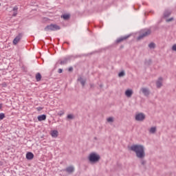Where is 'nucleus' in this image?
Listing matches in <instances>:
<instances>
[{
  "label": "nucleus",
  "instance_id": "1",
  "mask_svg": "<svg viewBox=\"0 0 176 176\" xmlns=\"http://www.w3.org/2000/svg\"><path fill=\"white\" fill-rule=\"evenodd\" d=\"M129 151L135 152L136 157L141 160L142 166L146 164V161L144 160L145 158V147L142 144H133L129 148Z\"/></svg>",
  "mask_w": 176,
  "mask_h": 176
},
{
  "label": "nucleus",
  "instance_id": "2",
  "mask_svg": "<svg viewBox=\"0 0 176 176\" xmlns=\"http://www.w3.org/2000/svg\"><path fill=\"white\" fill-rule=\"evenodd\" d=\"M101 160V156L97 154V153H91L88 157V160L91 164H96L98 163Z\"/></svg>",
  "mask_w": 176,
  "mask_h": 176
},
{
  "label": "nucleus",
  "instance_id": "3",
  "mask_svg": "<svg viewBox=\"0 0 176 176\" xmlns=\"http://www.w3.org/2000/svg\"><path fill=\"white\" fill-rule=\"evenodd\" d=\"M44 30L45 31H58L60 30H61V27H60V25H57V24H50L47 25Z\"/></svg>",
  "mask_w": 176,
  "mask_h": 176
},
{
  "label": "nucleus",
  "instance_id": "4",
  "mask_svg": "<svg viewBox=\"0 0 176 176\" xmlns=\"http://www.w3.org/2000/svg\"><path fill=\"white\" fill-rule=\"evenodd\" d=\"M135 119L137 122H144L145 120V114L144 113H139L135 115Z\"/></svg>",
  "mask_w": 176,
  "mask_h": 176
},
{
  "label": "nucleus",
  "instance_id": "5",
  "mask_svg": "<svg viewBox=\"0 0 176 176\" xmlns=\"http://www.w3.org/2000/svg\"><path fill=\"white\" fill-rule=\"evenodd\" d=\"M21 38H23V34L20 33L14 38L12 41L13 45H17L20 42V41H21Z\"/></svg>",
  "mask_w": 176,
  "mask_h": 176
},
{
  "label": "nucleus",
  "instance_id": "6",
  "mask_svg": "<svg viewBox=\"0 0 176 176\" xmlns=\"http://www.w3.org/2000/svg\"><path fill=\"white\" fill-rule=\"evenodd\" d=\"M151 30H148L143 34H140L139 36L138 37V41L143 39V38H145V36H148L151 35Z\"/></svg>",
  "mask_w": 176,
  "mask_h": 176
},
{
  "label": "nucleus",
  "instance_id": "7",
  "mask_svg": "<svg viewBox=\"0 0 176 176\" xmlns=\"http://www.w3.org/2000/svg\"><path fill=\"white\" fill-rule=\"evenodd\" d=\"M75 173V167L74 166H69L67 167V175H71Z\"/></svg>",
  "mask_w": 176,
  "mask_h": 176
},
{
  "label": "nucleus",
  "instance_id": "8",
  "mask_svg": "<svg viewBox=\"0 0 176 176\" xmlns=\"http://www.w3.org/2000/svg\"><path fill=\"white\" fill-rule=\"evenodd\" d=\"M140 91H142V94H144V96L146 97H148V96L151 94V91H149V89L146 87L141 88Z\"/></svg>",
  "mask_w": 176,
  "mask_h": 176
},
{
  "label": "nucleus",
  "instance_id": "9",
  "mask_svg": "<svg viewBox=\"0 0 176 176\" xmlns=\"http://www.w3.org/2000/svg\"><path fill=\"white\" fill-rule=\"evenodd\" d=\"M130 38V35H126L124 36H121L116 41V43H121V42H123V41H126V39H129Z\"/></svg>",
  "mask_w": 176,
  "mask_h": 176
},
{
  "label": "nucleus",
  "instance_id": "10",
  "mask_svg": "<svg viewBox=\"0 0 176 176\" xmlns=\"http://www.w3.org/2000/svg\"><path fill=\"white\" fill-rule=\"evenodd\" d=\"M162 80H163V78L160 77L158 78V80H157L156 82V86L157 89H160V87H162V86H163V84L162 83Z\"/></svg>",
  "mask_w": 176,
  "mask_h": 176
},
{
  "label": "nucleus",
  "instance_id": "11",
  "mask_svg": "<svg viewBox=\"0 0 176 176\" xmlns=\"http://www.w3.org/2000/svg\"><path fill=\"white\" fill-rule=\"evenodd\" d=\"M78 82H80V83L82 85V87H85V85H86V78H83L82 77H78L77 79Z\"/></svg>",
  "mask_w": 176,
  "mask_h": 176
},
{
  "label": "nucleus",
  "instance_id": "12",
  "mask_svg": "<svg viewBox=\"0 0 176 176\" xmlns=\"http://www.w3.org/2000/svg\"><path fill=\"white\" fill-rule=\"evenodd\" d=\"M26 159L28 160H32V159H34V153L32 152H28L26 153Z\"/></svg>",
  "mask_w": 176,
  "mask_h": 176
},
{
  "label": "nucleus",
  "instance_id": "13",
  "mask_svg": "<svg viewBox=\"0 0 176 176\" xmlns=\"http://www.w3.org/2000/svg\"><path fill=\"white\" fill-rule=\"evenodd\" d=\"M51 135L53 137V138H57V137H58V131L56 130L52 131Z\"/></svg>",
  "mask_w": 176,
  "mask_h": 176
},
{
  "label": "nucleus",
  "instance_id": "14",
  "mask_svg": "<svg viewBox=\"0 0 176 176\" xmlns=\"http://www.w3.org/2000/svg\"><path fill=\"white\" fill-rule=\"evenodd\" d=\"M37 119H38V122H42L43 120H46V115L43 114V115L38 116L37 117Z\"/></svg>",
  "mask_w": 176,
  "mask_h": 176
},
{
  "label": "nucleus",
  "instance_id": "15",
  "mask_svg": "<svg viewBox=\"0 0 176 176\" xmlns=\"http://www.w3.org/2000/svg\"><path fill=\"white\" fill-rule=\"evenodd\" d=\"M125 96H126L128 98L131 97V96H133V90L131 89H127L125 91Z\"/></svg>",
  "mask_w": 176,
  "mask_h": 176
},
{
  "label": "nucleus",
  "instance_id": "16",
  "mask_svg": "<svg viewBox=\"0 0 176 176\" xmlns=\"http://www.w3.org/2000/svg\"><path fill=\"white\" fill-rule=\"evenodd\" d=\"M12 10L14 12L12 14V16H13V17H16V16H17V10H19V8L16 6H15L13 8Z\"/></svg>",
  "mask_w": 176,
  "mask_h": 176
},
{
  "label": "nucleus",
  "instance_id": "17",
  "mask_svg": "<svg viewBox=\"0 0 176 176\" xmlns=\"http://www.w3.org/2000/svg\"><path fill=\"white\" fill-rule=\"evenodd\" d=\"M171 15V11L168 10H166L164 12V17H170V16Z\"/></svg>",
  "mask_w": 176,
  "mask_h": 176
},
{
  "label": "nucleus",
  "instance_id": "18",
  "mask_svg": "<svg viewBox=\"0 0 176 176\" xmlns=\"http://www.w3.org/2000/svg\"><path fill=\"white\" fill-rule=\"evenodd\" d=\"M42 79V75H41V73H37L36 74V82H40V80Z\"/></svg>",
  "mask_w": 176,
  "mask_h": 176
},
{
  "label": "nucleus",
  "instance_id": "19",
  "mask_svg": "<svg viewBox=\"0 0 176 176\" xmlns=\"http://www.w3.org/2000/svg\"><path fill=\"white\" fill-rule=\"evenodd\" d=\"M60 64V65H65V64H67V59H65L63 60H59L57 62L56 65Z\"/></svg>",
  "mask_w": 176,
  "mask_h": 176
},
{
  "label": "nucleus",
  "instance_id": "20",
  "mask_svg": "<svg viewBox=\"0 0 176 176\" xmlns=\"http://www.w3.org/2000/svg\"><path fill=\"white\" fill-rule=\"evenodd\" d=\"M149 133H151V134H155V133H156V126H152L149 130Z\"/></svg>",
  "mask_w": 176,
  "mask_h": 176
},
{
  "label": "nucleus",
  "instance_id": "21",
  "mask_svg": "<svg viewBox=\"0 0 176 176\" xmlns=\"http://www.w3.org/2000/svg\"><path fill=\"white\" fill-rule=\"evenodd\" d=\"M67 118L69 120H74V119H75V116L74 114H68Z\"/></svg>",
  "mask_w": 176,
  "mask_h": 176
},
{
  "label": "nucleus",
  "instance_id": "22",
  "mask_svg": "<svg viewBox=\"0 0 176 176\" xmlns=\"http://www.w3.org/2000/svg\"><path fill=\"white\" fill-rule=\"evenodd\" d=\"M148 47L150 49H155V47H156V44H155V43H151L149 45H148Z\"/></svg>",
  "mask_w": 176,
  "mask_h": 176
},
{
  "label": "nucleus",
  "instance_id": "23",
  "mask_svg": "<svg viewBox=\"0 0 176 176\" xmlns=\"http://www.w3.org/2000/svg\"><path fill=\"white\" fill-rule=\"evenodd\" d=\"M144 64L145 65H151V64H152V59L145 60Z\"/></svg>",
  "mask_w": 176,
  "mask_h": 176
},
{
  "label": "nucleus",
  "instance_id": "24",
  "mask_svg": "<svg viewBox=\"0 0 176 176\" xmlns=\"http://www.w3.org/2000/svg\"><path fill=\"white\" fill-rule=\"evenodd\" d=\"M126 75V73H124V71H122L118 74L119 78H122V76H124Z\"/></svg>",
  "mask_w": 176,
  "mask_h": 176
},
{
  "label": "nucleus",
  "instance_id": "25",
  "mask_svg": "<svg viewBox=\"0 0 176 176\" xmlns=\"http://www.w3.org/2000/svg\"><path fill=\"white\" fill-rule=\"evenodd\" d=\"M107 121L109 122V123H112L113 122V118L112 117H109L107 119Z\"/></svg>",
  "mask_w": 176,
  "mask_h": 176
},
{
  "label": "nucleus",
  "instance_id": "26",
  "mask_svg": "<svg viewBox=\"0 0 176 176\" xmlns=\"http://www.w3.org/2000/svg\"><path fill=\"white\" fill-rule=\"evenodd\" d=\"M3 119H5V113H0V120H3Z\"/></svg>",
  "mask_w": 176,
  "mask_h": 176
},
{
  "label": "nucleus",
  "instance_id": "27",
  "mask_svg": "<svg viewBox=\"0 0 176 176\" xmlns=\"http://www.w3.org/2000/svg\"><path fill=\"white\" fill-rule=\"evenodd\" d=\"M61 19H65V20H67V14H63V15H61Z\"/></svg>",
  "mask_w": 176,
  "mask_h": 176
},
{
  "label": "nucleus",
  "instance_id": "28",
  "mask_svg": "<svg viewBox=\"0 0 176 176\" xmlns=\"http://www.w3.org/2000/svg\"><path fill=\"white\" fill-rule=\"evenodd\" d=\"M174 20V18L171 17L168 19H166V23H170V21H173Z\"/></svg>",
  "mask_w": 176,
  "mask_h": 176
},
{
  "label": "nucleus",
  "instance_id": "29",
  "mask_svg": "<svg viewBox=\"0 0 176 176\" xmlns=\"http://www.w3.org/2000/svg\"><path fill=\"white\" fill-rule=\"evenodd\" d=\"M172 50H173V52H176V44L173 45Z\"/></svg>",
  "mask_w": 176,
  "mask_h": 176
},
{
  "label": "nucleus",
  "instance_id": "30",
  "mask_svg": "<svg viewBox=\"0 0 176 176\" xmlns=\"http://www.w3.org/2000/svg\"><path fill=\"white\" fill-rule=\"evenodd\" d=\"M58 115L59 116H63V115H64V111H60V112H58Z\"/></svg>",
  "mask_w": 176,
  "mask_h": 176
},
{
  "label": "nucleus",
  "instance_id": "31",
  "mask_svg": "<svg viewBox=\"0 0 176 176\" xmlns=\"http://www.w3.org/2000/svg\"><path fill=\"white\" fill-rule=\"evenodd\" d=\"M68 71L69 72H72V71H74V67H69Z\"/></svg>",
  "mask_w": 176,
  "mask_h": 176
},
{
  "label": "nucleus",
  "instance_id": "32",
  "mask_svg": "<svg viewBox=\"0 0 176 176\" xmlns=\"http://www.w3.org/2000/svg\"><path fill=\"white\" fill-rule=\"evenodd\" d=\"M71 18V14H67V20Z\"/></svg>",
  "mask_w": 176,
  "mask_h": 176
},
{
  "label": "nucleus",
  "instance_id": "33",
  "mask_svg": "<svg viewBox=\"0 0 176 176\" xmlns=\"http://www.w3.org/2000/svg\"><path fill=\"white\" fill-rule=\"evenodd\" d=\"M58 74H62L63 73V69H58Z\"/></svg>",
  "mask_w": 176,
  "mask_h": 176
},
{
  "label": "nucleus",
  "instance_id": "34",
  "mask_svg": "<svg viewBox=\"0 0 176 176\" xmlns=\"http://www.w3.org/2000/svg\"><path fill=\"white\" fill-rule=\"evenodd\" d=\"M2 86H3V87H6V86H8V85H6V82H3Z\"/></svg>",
  "mask_w": 176,
  "mask_h": 176
},
{
  "label": "nucleus",
  "instance_id": "35",
  "mask_svg": "<svg viewBox=\"0 0 176 176\" xmlns=\"http://www.w3.org/2000/svg\"><path fill=\"white\" fill-rule=\"evenodd\" d=\"M43 109L42 107H37V111H42Z\"/></svg>",
  "mask_w": 176,
  "mask_h": 176
},
{
  "label": "nucleus",
  "instance_id": "36",
  "mask_svg": "<svg viewBox=\"0 0 176 176\" xmlns=\"http://www.w3.org/2000/svg\"><path fill=\"white\" fill-rule=\"evenodd\" d=\"M90 87H91V88L94 87V84H90Z\"/></svg>",
  "mask_w": 176,
  "mask_h": 176
},
{
  "label": "nucleus",
  "instance_id": "37",
  "mask_svg": "<svg viewBox=\"0 0 176 176\" xmlns=\"http://www.w3.org/2000/svg\"><path fill=\"white\" fill-rule=\"evenodd\" d=\"M0 166H3V163L2 162H0Z\"/></svg>",
  "mask_w": 176,
  "mask_h": 176
},
{
  "label": "nucleus",
  "instance_id": "38",
  "mask_svg": "<svg viewBox=\"0 0 176 176\" xmlns=\"http://www.w3.org/2000/svg\"><path fill=\"white\" fill-rule=\"evenodd\" d=\"M100 87L102 88V84L100 85Z\"/></svg>",
  "mask_w": 176,
  "mask_h": 176
},
{
  "label": "nucleus",
  "instance_id": "39",
  "mask_svg": "<svg viewBox=\"0 0 176 176\" xmlns=\"http://www.w3.org/2000/svg\"><path fill=\"white\" fill-rule=\"evenodd\" d=\"M2 108V104H0V109Z\"/></svg>",
  "mask_w": 176,
  "mask_h": 176
},
{
  "label": "nucleus",
  "instance_id": "40",
  "mask_svg": "<svg viewBox=\"0 0 176 176\" xmlns=\"http://www.w3.org/2000/svg\"><path fill=\"white\" fill-rule=\"evenodd\" d=\"M0 6H1V3H0Z\"/></svg>",
  "mask_w": 176,
  "mask_h": 176
}]
</instances>
